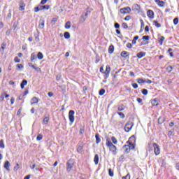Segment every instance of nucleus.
<instances>
[{
    "label": "nucleus",
    "mask_w": 179,
    "mask_h": 179,
    "mask_svg": "<svg viewBox=\"0 0 179 179\" xmlns=\"http://www.w3.org/2000/svg\"><path fill=\"white\" fill-rule=\"evenodd\" d=\"M106 145L113 155H117V147L110 140H106Z\"/></svg>",
    "instance_id": "nucleus-1"
},
{
    "label": "nucleus",
    "mask_w": 179,
    "mask_h": 179,
    "mask_svg": "<svg viewBox=\"0 0 179 179\" xmlns=\"http://www.w3.org/2000/svg\"><path fill=\"white\" fill-rule=\"evenodd\" d=\"M26 85H27V80H23L20 84L21 89H24V86H26Z\"/></svg>",
    "instance_id": "nucleus-16"
},
{
    "label": "nucleus",
    "mask_w": 179,
    "mask_h": 179,
    "mask_svg": "<svg viewBox=\"0 0 179 179\" xmlns=\"http://www.w3.org/2000/svg\"><path fill=\"white\" fill-rule=\"evenodd\" d=\"M17 68H18V69H22L23 68V65L22 64H17Z\"/></svg>",
    "instance_id": "nucleus-61"
},
{
    "label": "nucleus",
    "mask_w": 179,
    "mask_h": 179,
    "mask_svg": "<svg viewBox=\"0 0 179 179\" xmlns=\"http://www.w3.org/2000/svg\"><path fill=\"white\" fill-rule=\"evenodd\" d=\"M166 71H168V72H171V71H173V66H169L166 68Z\"/></svg>",
    "instance_id": "nucleus-50"
},
{
    "label": "nucleus",
    "mask_w": 179,
    "mask_h": 179,
    "mask_svg": "<svg viewBox=\"0 0 179 179\" xmlns=\"http://www.w3.org/2000/svg\"><path fill=\"white\" fill-rule=\"evenodd\" d=\"M83 149V147L79 145V146L78 147V148H77V152H78V153H80V152H82Z\"/></svg>",
    "instance_id": "nucleus-43"
},
{
    "label": "nucleus",
    "mask_w": 179,
    "mask_h": 179,
    "mask_svg": "<svg viewBox=\"0 0 179 179\" xmlns=\"http://www.w3.org/2000/svg\"><path fill=\"white\" fill-rule=\"evenodd\" d=\"M26 7V4L23 3V1L20 2V10H24V8Z\"/></svg>",
    "instance_id": "nucleus-13"
},
{
    "label": "nucleus",
    "mask_w": 179,
    "mask_h": 179,
    "mask_svg": "<svg viewBox=\"0 0 179 179\" xmlns=\"http://www.w3.org/2000/svg\"><path fill=\"white\" fill-rule=\"evenodd\" d=\"M106 93V90L101 89L99 90V96H103V94Z\"/></svg>",
    "instance_id": "nucleus-37"
},
{
    "label": "nucleus",
    "mask_w": 179,
    "mask_h": 179,
    "mask_svg": "<svg viewBox=\"0 0 179 179\" xmlns=\"http://www.w3.org/2000/svg\"><path fill=\"white\" fill-rule=\"evenodd\" d=\"M128 146L130 148V150H134L135 149V145L129 141L127 142Z\"/></svg>",
    "instance_id": "nucleus-22"
},
{
    "label": "nucleus",
    "mask_w": 179,
    "mask_h": 179,
    "mask_svg": "<svg viewBox=\"0 0 179 179\" xmlns=\"http://www.w3.org/2000/svg\"><path fill=\"white\" fill-rule=\"evenodd\" d=\"M173 24H175L176 26H177V24H178V18H174L173 20Z\"/></svg>",
    "instance_id": "nucleus-49"
},
{
    "label": "nucleus",
    "mask_w": 179,
    "mask_h": 179,
    "mask_svg": "<svg viewBox=\"0 0 179 179\" xmlns=\"http://www.w3.org/2000/svg\"><path fill=\"white\" fill-rule=\"evenodd\" d=\"M111 141H112L113 143H114V145H117V143H118V141L114 136L111 137Z\"/></svg>",
    "instance_id": "nucleus-24"
},
{
    "label": "nucleus",
    "mask_w": 179,
    "mask_h": 179,
    "mask_svg": "<svg viewBox=\"0 0 179 179\" xmlns=\"http://www.w3.org/2000/svg\"><path fill=\"white\" fill-rule=\"evenodd\" d=\"M108 174H109L110 177H114V172L113 171V170L111 169H109Z\"/></svg>",
    "instance_id": "nucleus-39"
},
{
    "label": "nucleus",
    "mask_w": 179,
    "mask_h": 179,
    "mask_svg": "<svg viewBox=\"0 0 179 179\" xmlns=\"http://www.w3.org/2000/svg\"><path fill=\"white\" fill-rule=\"evenodd\" d=\"M3 99H5V92L1 94V95L0 96V100H1V101H3Z\"/></svg>",
    "instance_id": "nucleus-51"
},
{
    "label": "nucleus",
    "mask_w": 179,
    "mask_h": 179,
    "mask_svg": "<svg viewBox=\"0 0 179 179\" xmlns=\"http://www.w3.org/2000/svg\"><path fill=\"white\" fill-rule=\"evenodd\" d=\"M118 115H120V118H125V115L123 113L117 112Z\"/></svg>",
    "instance_id": "nucleus-41"
},
{
    "label": "nucleus",
    "mask_w": 179,
    "mask_h": 179,
    "mask_svg": "<svg viewBox=\"0 0 179 179\" xmlns=\"http://www.w3.org/2000/svg\"><path fill=\"white\" fill-rule=\"evenodd\" d=\"M49 0H41V5H45L47 3V1Z\"/></svg>",
    "instance_id": "nucleus-55"
},
{
    "label": "nucleus",
    "mask_w": 179,
    "mask_h": 179,
    "mask_svg": "<svg viewBox=\"0 0 179 179\" xmlns=\"http://www.w3.org/2000/svg\"><path fill=\"white\" fill-rule=\"evenodd\" d=\"M43 10H48L50 9V6L46 5V6H42Z\"/></svg>",
    "instance_id": "nucleus-44"
},
{
    "label": "nucleus",
    "mask_w": 179,
    "mask_h": 179,
    "mask_svg": "<svg viewBox=\"0 0 179 179\" xmlns=\"http://www.w3.org/2000/svg\"><path fill=\"white\" fill-rule=\"evenodd\" d=\"M44 58V55L41 53V52H39L38 53V59H43Z\"/></svg>",
    "instance_id": "nucleus-29"
},
{
    "label": "nucleus",
    "mask_w": 179,
    "mask_h": 179,
    "mask_svg": "<svg viewBox=\"0 0 179 179\" xmlns=\"http://www.w3.org/2000/svg\"><path fill=\"white\" fill-rule=\"evenodd\" d=\"M154 15H155V13H153V10H148L147 15L148 16V17H150V19H153Z\"/></svg>",
    "instance_id": "nucleus-9"
},
{
    "label": "nucleus",
    "mask_w": 179,
    "mask_h": 179,
    "mask_svg": "<svg viewBox=\"0 0 179 179\" xmlns=\"http://www.w3.org/2000/svg\"><path fill=\"white\" fill-rule=\"evenodd\" d=\"M14 170L15 171H17V170H19V164H16V166L14 167Z\"/></svg>",
    "instance_id": "nucleus-57"
},
{
    "label": "nucleus",
    "mask_w": 179,
    "mask_h": 179,
    "mask_svg": "<svg viewBox=\"0 0 179 179\" xmlns=\"http://www.w3.org/2000/svg\"><path fill=\"white\" fill-rule=\"evenodd\" d=\"M122 27H123V29H128V24L123 22L122 24Z\"/></svg>",
    "instance_id": "nucleus-48"
},
{
    "label": "nucleus",
    "mask_w": 179,
    "mask_h": 179,
    "mask_svg": "<svg viewBox=\"0 0 179 179\" xmlns=\"http://www.w3.org/2000/svg\"><path fill=\"white\" fill-rule=\"evenodd\" d=\"M5 48H6V43H3L1 44V48H0V51H3V52Z\"/></svg>",
    "instance_id": "nucleus-26"
},
{
    "label": "nucleus",
    "mask_w": 179,
    "mask_h": 179,
    "mask_svg": "<svg viewBox=\"0 0 179 179\" xmlns=\"http://www.w3.org/2000/svg\"><path fill=\"white\" fill-rule=\"evenodd\" d=\"M95 138H96V143H100V142H101V139H100V136L98 134H96V135H95Z\"/></svg>",
    "instance_id": "nucleus-21"
},
{
    "label": "nucleus",
    "mask_w": 179,
    "mask_h": 179,
    "mask_svg": "<svg viewBox=\"0 0 179 179\" xmlns=\"http://www.w3.org/2000/svg\"><path fill=\"white\" fill-rule=\"evenodd\" d=\"M8 14L7 15V19H11L12 17V10H8Z\"/></svg>",
    "instance_id": "nucleus-40"
},
{
    "label": "nucleus",
    "mask_w": 179,
    "mask_h": 179,
    "mask_svg": "<svg viewBox=\"0 0 179 179\" xmlns=\"http://www.w3.org/2000/svg\"><path fill=\"white\" fill-rule=\"evenodd\" d=\"M163 122H164V117H159L158 124H163Z\"/></svg>",
    "instance_id": "nucleus-32"
},
{
    "label": "nucleus",
    "mask_w": 179,
    "mask_h": 179,
    "mask_svg": "<svg viewBox=\"0 0 179 179\" xmlns=\"http://www.w3.org/2000/svg\"><path fill=\"white\" fill-rule=\"evenodd\" d=\"M37 58V57L36 56V53H32L31 55V61H34V59H36Z\"/></svg>",
    "instance_id": "nucleus-35"
},
{
    "label": "nucleus",
    "mask_w": 179,
    "mask_h": 179,
    "mask_svg": "<svg viewBox=\"0 0 179 179\" xmlns=\"http://www.w3.org/2000/svg\"><path fill=\"white\" fill-rule=\"evenodd\" d=\"M108 52L109 54H113V52H114V45H111L109 46Z\"/></svg>",
    "instance_id": "nucleus-19"
},
{
    "label": "nucleus",
    "mask_w": 179,
    "mask_h": 179,
    "mask_svg": "<svg viewBox=\"0 0 179 179\" xmlns=\"http://www.w3.org/2000/svg\"><path fill=\"white\" fill-rule=\"evenodd\" d=\"M120 55L122 58H127V57H129V52L127 51H122Z\"/></svg>",
    "instance_id": "nucleus-10"
},
{
    "label": "nucleus",
    "mask_w": 179,
    "mask_h": 179,
    "mask_svg": "<svg viewBox=\"0 0 179 179\" xmlns=\"http://www.w3.org/2000/svg\"><path fill=\"white\" fill-rule=\"evenodd\" d=\"M65 29H71V22L68 21L65 24Z\"/></svg>",
    "instance_id": "nucleus-34"
},
{
    "label": "nucleus",
    "mask_w": 179,
    "mask_h": 179,
    "mask_svg": "<svg viewBox=\"0 0 179 179\" xmlns=\"http://www.w3.org/2000/svg\"><path fill=\"white\" fill-rule=\"evenodd\" d=\"M151 103H152V106H158L159 105V102L157 101V99H153Z\"/></svg>",
    "instance_id": "nucleus-28"
},
{
    "label": "nucleus",
    "mask_w": 179,
    "mask_h": 179,
    "mask_svg": "<svg viewBox=\"0 0 179 179\" xmlns=\"http://www.w3.org/2000/svg\"><path fill=\"white\" fill-rule=\"evenodd\" d=\"M133 127H134V123L132 122H127L124 127L125 131L129 132V131H131V129H132Z\"/></svg>",
    "instance_id": "nucleus-4"
},
{
    "label": "nucleus",
    "mask_w": 179,
    "mask_h": 179,
    "mask_svg": "<svg viewBox=\"0 0 179 179\" xmlns=\"http://www.w3.org/2000/svg\"><path fill=\"white\" fill-rule=\"evenodd\" d=\"M110 71H111V68L110 67V66H106V71L103 72L104 75L106 76V78H108Z\"/></svg>",
    "instance_id": "nucleus-8"
},
{
    "label": "nucleus",
    "mask_w": 179,
    "mask_h": 179,
    "mask_svg": "<svg viewBox=\"0 0 179 179\" xmlns=\"http://www.w3.org/2000/svg\"><path fill=\"white\" fill-rule=\"evenodd\" d=\"M118 111H124L125 110V106L124 105H120L117 108Z\"/></svg>",
    "instance_id": "nucleus-23"
},
{
    "label": "nucleus",
    "mask_w": 179,
    "mask_h": 179,
    "mask_svg": "<svg viewBox=\"0 0 179 179\" xmlns=\"http://www.w3.org/2000/svg\"><path fill=\"white\" fill-rule=\"evenodd\" d=\"M165 40V38L164 36H161L160 38H159V43L161 44V45L163 44V41H164Z\"/></svg>",
    "instance_id": "nucleus-45"
},
{
    "label": "nucleus",
    "mask_w": 179,
    "mask_h": 179,
    "mask_svg": "<svg viewBox=\"0 0 179 179\" xmlns=\"http://www.w3.org/2000/svg\"><path fill=\"white\" fill-rule=\"evenodd\" d=\"M50 121V117L48 116H46L43 119L44 124H48V122Z\"/></svg>",
    "instance_id": "nucleus-27"
},
{
    "label": "nucleus",
    "mask_w": 179,
    "mask_h": 179,
    "mask_svg": "<svg viewBox=\"0 0 179 179\" xmlns=\"http://www.w3.org/2000/svg\"><path fill=\"white\" fill-rule=\"evenodd\" d=\"M142 94H144V96H146L148 94V90L143 89L142 90Z\"/></svg>",
    "instance_id": "nucleus-47"
},
{
    "label": "nucleus",
    "mask_w": 179,
    "mask_h": 179,
    "mask_svg": "<svg viewBox=\"0 0 179 179\" xmlns=\"http://www.w3.org/2000/svg\"><path fill=\"white\" fill-rule=\"evenodd\" d=\"M73 169V161L70 159L67 163H66V171L69 173L71 170Z\"/></svg>",
    "instance_id": "nucleus-5"
},
{
    "label": "nucleus",
    "mask_w": 179,
    "mask_h": 179,
    "mask_svg": "<svg viewBox=\"0 0 179 179\" xmlns=\"http://www.w3.org/2000/svg\"><path fill=\"white\" fill-rule=\"evenodd\" d=\"M69 120L71 123H73L75 122V110H69Z\"/></svg>",
    "instance_id": "nucleus-3"
},
{
    "label": "nucleus",
    "mask_w": 179,
    "mask_h": 179,
    "mask_svg": "<svg viewBox=\"0 0 179 179\" xmlns=\"http://www.w3.org/2000/svg\"><path fill=\"white\" fill-rule=\"evenodd\" d=\"M38 103V99L37 97H34L31 99V104H37Z\"/></svg>",
    "instance_id": "nucleus-15"
},
{
    "label": "nucleus",
    "mask_w": 179,
    "mask_h": 179,
    "mask_svg": "<svg viewBox=\"0 0 179 179\" xmlns=\"http://www.w3.org/2000/svg\"><path fill=\"white\" fill-rule=\"evenodd\" d=\"M122 179H131V176H129V174H127L126 176H123Z\"/></svg>",
    "instance_id": "nucleus-54"
},
{
    "label": "nucleus",
    "mask_w": 179,
    "mask_h": 179,
    "mask_svg": "<svg viewBox=\"0 0 179 179\" xmlns=\"http://www.w3.org/2000/svg\"><path fill=\"white\" fill-rule=\"evenodd\" d=\"M94 162L95 164H99V155H95L94 158Z\"/></svg>",
    "instance_id": "nucleus-20"
},
{
    "label": "nucleus",
    "mask_w": 179,
    "mask_h": 179,
    "mask_svg": "<svg viewBox=\"0 0 179 179\" xmlns=\"http://www.w3.org/2000/svg\"><path fill=\"white\" fill-rule=\"evenodd\" d=\"M145 55H146V53L144 52H140L139 53L137 54V58H143V57H145Z\"/></svg>",
    "instance_id": "nucleus-12"
},
{
    "label": "nucleus",
    "mask_w": 179,
    "mask_h": 179,
    "mask_svg": "<svg viewBox=\"0 0 179 179\" xmlns=\"http://www.w3.org/2000/svg\"><path fill=\"white\" fill-rule=\"evenodd\" d=\"M95 62H96V64H99V62H100V57H96Z\"/></svg>",
    "instance_id": "nucleus-58"
},
{
    "label": "nucleus",
    "mask_w": 179,
    "mask_h": 179,
    "mask_svg": "<svg viewBox=\"0 0 179 179\" xmlns=\"http://www.w3.org/2000/svg\"><path fill=\"white\" fill-rule=\"evenodd\" d=\"M31 68H33V69H35V71H36L37 72H41V69H40L34 65H33Z\"/></svg>",
    "instance_id": "nucleus-31"
},
{
    "label": "nucleus",
    "mask_w": 179,
    "mask_h": 179,
    "mask_svg": "<svg viewBox=\"0 0 179 179\" xmlns=\"http://www.w3.org/2000/svg\"><path fill=\"white\" fill-rule=\"evenodd\" d=\"M115 28L120 29V24H118L117 22L115 23Z\"/></svg>",
    "instance_id": "nucleus-60"
},
{
    "label": "nucleus",
    "mask_w": 179,
    "mask_h": 179,
    "mask_svg": "<svg viewBox=\"0 0 179 179\" xmlns=\"http://www.w3.org/2000/svg\"><path fill=\"white\" fill-rule=\"evenodd\" d=\"M9 167H10V163H9V161H6L4 164V168L9 171Z\"/></svg>",
    "instance_id": "nucleus-14"
},
{
    "label": "nucleus",
    "mask_w": 179,
    "mask_h": 179,
    "mask_svg": "<svg viewBox=\"0 0 179 179\" xmlns=\"http://www.w3.org/2000/svg\"><path fill=\"white\" fill-rule=\"evenodd\" d=\"M34 37H35V41H36V43H38V41H40V38H38V34H34Z\"/></svg>",
    "instance_id": "nucleus-38"
},
{
    "label": "nucleus",
    "mask_w": 179,
    "mask_h": 179,
    "mask_svg": "<svg viewBox=\"0 0 179 179\" xmlns=\"http://www.w3.org/2000/svg\"><path fill=\"white\" fill-rule=\"evenodd\" d=\"M86 19H87V17H85V15L83 14V15H81V18H80V22L81 23H83V22L86 20Z\"/></svg>",
    "instance_id": "nucleus-25"
},
{
    "label": "nucleus",
    "mask_w": 179,
    "mask_h": 179,
    "mask_svg": "<svg viewBox=\"0 0 179 179\" xmlns=\"http://www.w3.org/2000/svg\"><path fill=\"white\" fill-rule=\"evenodd\" d=\"M132 87H134V89H138V84H136V83H133V84H132Z\"/></svg>",
    "instance_id": "nucleus-59"
},
{
    "label": "nucleus",
    "mask_w": 179,
    "mask_h": 179,
    "mask_svg": "<svg viewBox=\"0 0 179 179\" xmlns=\"http://www.w3.org/2000/svg\"><path fill=\"white\" fill-rule=\"evenodd\" d=\"M138 38H139V36H134V39L132 40V44H136V40H138Z\"/></svg>",
    "instance_id": "nucleus-36"
},
{
    "label": "nucleus",
    "mask_w": 179,
    "mask_h": 179,
    "mask_svg": "<svg viewBox=\"0 0 179 179\" xmlns=\"http://www.w3.org/2000/svg\"><path fill=\"white\" fill-rule=\"evenodd\" d=\"M156 3L158 5V6H164V1H160V0H155Z\"/></svg>",
    "instance_id": "nucleus-11"
},
{
    "label": "nucleus",
    "mask_w": 179,
    "mask_h": 179,
    "mask_svg": "<svg viewBox=\"0 0 179 179\" xmlns=\"http://www.w3.org/2000/svg\"><path fill=\"white\" fill-rule=\"evenodd\" d=\"M152 146L154 148L155 155L156 156H159V155H160V146L159 145V144H157L156 143H154Z\"/></svg>",
    "instance_id": "nucleus-2"
},
{
    "label": "nucleus",
    "mask_w": 179,
    "mask_h": 179,
    "mask_svg": "<svg viewBox=\"0 0 179 179\" xmlns=\"http://www.w3.org/2000/svg\"><path fill=\"white\" fill-rule=\"evenodd\" d=\"M40 10H43V6H38L37 7L34 8V12H40Z\"/></svg>",
    "instance_id": "nucleus-17"
},
{
    "label": "nucleus",
    "mask_w": 179,
    "mask_h": 179,
    "mask_svg": "<svg viewBox=\"0 0 179 179\" xmlns=\"http://www.w3.org/2000/svg\"><path fill=\"white\" fill-rule=\"evenodd\" d=\"M143 40H149V36H143Z\"/></svg>",
    "instance_id": "nucleus-63"
},
{
    "label": "nucleus",
    "mask_w": 179,
    "mask_h": 179,
    "mask_svg": "<svg viewBox=\"0 0 179 179\" xmlns=\"http://www.w3.org/2000/svg\"><path fill=\"white\" fill-rule=\"evenodd\" d=\"M124 20H126V22H128L129 20H131V15H127L124 17Z\"/></svg>",
    "instance_id": "nucleus-53"
},
{
    "label": "nucleus",
    "mask_w": 179,
    "mask_h": 179,
    "mask_svg": "<svg viewBox=\"0 0 179 179\" xmlns=\"http://www.w3.org/2000/svg\"><path fill=\"white\" fill-rule=\"evenodd\" d=\"M43 139V134H38L36 137V140L41 141Z\"/></svg>",
    "instance_id": "nucleus-46"
},
{
    "label": "nucleus",
    "mask_w": 179,
    "mask_h": 179,
    "mask_svg": "<svg viewBox=\"0 0 179 179\" xmlns=\"http://www.w3.org/2000/svg\"><path fill=\"white\" fill-rule=\"evenodd\" d=\"M127 48H132V44L130 43H128L127 44Z\"/></svg>",
    "instance_id": "nucleus-62"
},
{
    "label": "nucleus",
    "mask_w": 179,
    "mask_h": 179,
    "mask_svg": "<svg viewBox=\"0 0 179 179\" xmlns=\"http://www.w3.org/2000/svg\"><path fill=\"white\" fill-rule=\"evenodd\" d=\"M137 82H138V83H146V81H145L143 79H142V78H138V80H137Z\"/></svg>",
    "instance_id": "nucleus-42"
},
{
    "label": "nucleus",
    "mask_w": 179,
    "mask_h": 179,
    "mask_svg": "<svg viewBox=\"0 0 179 179\" xmlns=\"http://www.w3.org/2000/svg\"><path fill=\"white\" fill-rule=\"evenodd\" d=\"M39 27H41V29H43V27H44V21L39 24Z\"/></svg>",
    "instance_id": "nucleus-56"
},
{
    "label": "nucleus",
    "mask_w": 179,
    "mask_h": 179,
    "mask_svg": "<svg viewBox=\"0 0 179 179\" xmlns=\"http://www.w3.org/2000/svg\"><path fill=\"white\" fill-rule=\"evenodd\" d=\"M120 13L123 15H127V13H131V8L129 7H124L120 9Z\"/></svg>",
    "instance_id": "nucleus-6"
},
{
    "label": "nucleus",
    "mask_w": 179,
    "mask_h": 179,
    "mask_svg": "<svg viewBox=\"0 0 179 179\" xmlns=\"http://www.w3.org/2000/svg\"><path fill=\"white\" fill-rule=\"evenodd\" d=\"M64 38H66V40H69V38H71V34H69V32H65L64 34Z\"/></svg>",
    "instance_id": "nucleus-18"
},
{
    "label": "nucleus",
    "mask_w": 179,
    "mask_h": 179,
    "mask_svg": "<svg viewBox=\"0 0 179 179\" xmlns=\"http://www.w3.org/2000/svg\"><path fill=\"white\" fill-rule=\"evenodd\" d=\"M0 148L1 149H5V144L3 143V140L0 141Z\"/></svg>",
    "instance_id": "nucleus-33"
},
{
    "label": "nucleus",
    "mask_w": 179,
    "mask_h": 179,
    "mask_svg": "<svg viewBox=\"0 0 179 179\" xmlns=\"http://www.w3.org/2000/svg\"><path fill=\"white\" fill-rule=\"evenodd\" d=\"M123 150L124 153H129V152H131V147H129L128 145H124L123 146Z\"/></svg>",
    "instance_id": "nucleus-7"
},
{
    "label": "nucleus",
    "mask_w": 179,
    "mask_h": 179,
    "mask_svg": "<svg viewBox=\"0 0 179 179\" xmlns=\"http://www.w3.org/2000/svg\"><path fill=\"white\" fill-rule=\"evenodd\" d=\"M15 62H17V64H19V62H20V59H19V57H15L14 59Z\"/></svg>",
    "instance_id": "nucleus-52"
},
{
    "label": "nucleus",
    "mask_w": 179,
    "mask_h": 179,
    "mask_svg": "<svg viewBox=\"0 0 179 179\" xmlns=\"http://www.w3.org/2000/svg\"><path fill=\"white\" fill-rule=\"evenodd\" d=\"M153 24H155L156 27H162V24H159V22L156 20L153 21Z\"/></svg>",
    "instance_id": "nucleus-30"
},
{
    "label": "nucleus",
    "mask_w": 179,
    "mask_h": 179,
    "mask_svg": "<svg viewBox=\"0 0 179 179\" xmlns=\"http://www.w3.org/2000/svg\"><path fill=\"white\" fill-rule=\"evenodd\" d=\"M176 169L179 171V163L176 164Z\"/></svg>",
    "instance_id": "nucleus-64"
}]
</instances>
